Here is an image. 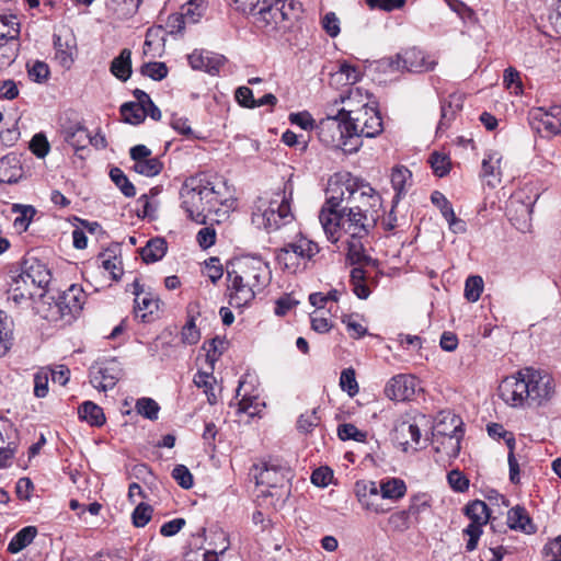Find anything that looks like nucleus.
<instances>
[{"mask_svg": "<svg viewBox=\"0 0 561 561\" xmlns=\"http://www.w3.org/2000/svg\"><path fill=\"white\" fill-rule=\"evenodd\" d=\"M301 12L302 5L297 0H262L248 15L256 28L278 38L290 30Z\"/></svg>", "mask_w": 561, "mask_h": 561, "instance_id": "obj_1", "label": "nucleus"}, {"mask_svg": "<svg viewBox=\"0 0 561 561\" xmlns=\"http://www.w3.org/2000/svg\"><path fill=\"white\" fill-rule=\"evenodd\" d=\"M180 198L187 217L199 225L206 222V211H213L222 204L215 183L204 173L185 180L180 190Z\"/></svg>", "mask_w": 561, "mask_h": 561, "instance_id": "obj_2", "label": "nucleus"}, {"mask_svg": "<svg viewBox=\"0 0 561 561\" xmlns=\"http://www.w3.org/2000/svg\"><path fill=\"white\" fill-rule=\"evenodd\" d=\"M319 220L328 239L332 242L339 241L340 231L350 238H367L378 222L371 218L370 214L363 215L351 207L341 213L320 211Z\"/></svg>", "mask_w": 561, "mask_h": 561, "instance_id": "obj_3", "label": "nucleus"}, {"mask_svg": "<svg viewBox=\"0 0 561 561\" xmlns=\"http://www.w3.org/2000/svg\"><path fill=\"white\" fill-rule=\"evenodd\" d=\"M289 197L285 191L274 193L273 197L265 202L259 199L255 210L252 213V221L256 226H263L267 231L277 230L283 225L291 221L293 214L290 210Z\"/></svg>", "mask_w": 561, "mask_h": 561, "instance_id": "obj_4", "label": "nucleus"}, {"mask_svg": "<svg viewBox=\"0 0 561 561\" xmlns=\"http://www.w3.org/2000/svg\"><path fill=\"white\" fill-rule=\"evenodd\" d=\"M320 251L318 244L305 237L285 244L276 251V262L282 270L297 273L307 267V263Z\"/></svg>", "mask_w": 561, "mask_h": 561, "instance_id": "obj_5", "label": "nucleus"}, {"mask_svg": "<svg viewBox=\"0 0 561 561\" xmlns=\"http://www.w3.org/2000/svg\"><path fill=\"white\" fill-rule=\"evenodd\" d=\"M226 272L237 277L238 283L244 282L257 289L265 287L271 280L270 265L259 256H245L229 262Z\"/></svg>", "mask_w": 561, "mask_h": 561, "instance_id": "obj_6", "label": "nucleus"}, {"mask_svg": "<svg viewBox=\"0 0 561 561\" xmlns=\"http://www.w3.org/2000/svg\"><path fill=\"white\" fill-rule=\"evenodd\" d=\"M254 470L259 471L254 474L256 484L267 488L262 490L263 495L275 496L283 503L288 499L290 493L289 481L291 479V472L288 468L264 463L261 468L254 466Z\"/></svg>", "mask_w": 561, "mask_h": 561, "instance_id": "obj_7", "label": "nucleus"}, {"mask_svg": "<svg viewBox=\"0 0 561 561\" xmlns=\"http://www.w3.org/2000/svg\"><path fill=\"white\" fill-rule=\"evenodd\" d=\"M519 376H525L527 380V398L528 407H539L548 402L554 393V385L552 377L542 370L534 368H525L518 371Z\"/></svg>", "mask_w": 561, "mask_h": 561, "instance_id": "obj_8", "label": "nucleus"}, {"mask_svg": "<svg viewBox=\"0 0 561 561\" xmlns=\"http://www.w3.org/2000/svg\"><path fill=\"white\" fill-rule=\"evenodd\" d=\"M447 417L450 419L454 435L448 434L442 430V426H434L433 430V447L437 454H443L448 458H456L460 451V443L463 436L462 421L459 416L448 413Z\"/></svg>", "mask_w": 561, "mask_h": 561, "instance_id": "obj_9", "label": "nucleus"}, {"mask_svg": "<svg viewBox=\"0 0 561 561\" xmlns=\"http://www.w3.org/2000/svg\"><path fill=\"white\" fill-rule=\"evenodd\" d=\"M85 296L82 288L71 285L67 290L58 295L51 307V319H67L76 317L84 305Z\"/></svg>", "mask_w": 561, "mask_h": 561, "instance_id": "obj_10", "label": "nucleus"}, {"mask_svg": "<svg viewBox=\"0 0 561 561\" xmlns=\"http://www.w3.org/2000/svg\"><path fill=\"white\" fill-rule=\"evenodd\" d=\"M347 121L356 125V131L366 138H375L383 130V123L378 107H359L347 111Z\"/></svg>", "mask_w": 561, "mask_h": 561, "instance_id": "obj_11", "label": "nucleus"}, {"mask_svg": "<svg viewBox=\"0 0 561 561\" xmlns=\"http://www.w3.org/2000/svg\"><path fill=\"white\" fill-rule=\"evenodd\" d=\"M123 376V368L116 358L95 363L90 368V382L102 391L113 389Z\"/></svg>", "mask_w": 561, "mask_h": 561, "instance_id": "obj_12", "label": "nucleus"}, {"mask_svg": "<svg viewBox=\"0 0 561 561\" xmlns=\"http://www.w3.org/2000/svg\"><path fill=\"white\" fill-rule=\"evenodd\" d=\"M529 123L545 137L557 135L561 131V107H531Z\"/></svg>", "mask_w": 561, "mask_h": 561, "instance_id": "obj_13", "label": "nucleus"}, {"mask_svg": "<svg viewBox=\"0 0 561 561\" xmlns=\"http://www.w3.org/2000/svg\"><path fill=\"white\" fill-rule=\"evenodd\" d=\"M347 124V111L344 107H341L336 115H328L320 119L317 125L320 140L327 146H335L339 140L343 139L344 127Z\"/></svg>", "mask_w": 561, "mask_h": 561, "instance_id": "obj_14", "label": "nucleus"}, {"mask_svg": "<svg viewBox=\"0 0 561 561\" xmlns=\"http://www.w3.org/2000/svg\"><path fill=\"white\" fill-rule=\"evenodd\" d=\"M527 389V380H525V376H519L517 373L516 375L508 376L502 380L499 386V396L512 408H524L528 407L527 398L524 397Z\"/></svg>", "mask_w": 561, "mask_h": 561, "instance_id": "obj_15", "label": "nucleus"}, {"mask_svg": "<svg viewBox=\"0 0 561 561\" xmlns=\"http://www.w3.org/2000/svg\"><path fill=\"white\" fill-rule=\"evenodd\" d=\"M347 199L351 202L352 209L363 215L370 214L376 221L380 218L381 197L373 187L366 186L365 190L350 192Z\"/></svg>", "mask_w": 561, "mask_h": 561, "instance_id": "obj_16", "label": "nucleus"}, {"mask_svg": "<svg viewBox=\"0 0 561 561\" xmlns=\"http://www.w3.org/2000/svg\"><path fill=\"white\" fill-rule=\"evenodd\" d=\"M366 70L370 79L378 84L396 81L402 72L400 60L396 56L371 61Z\"/></svg>", "mask_w": 561, "mask_h": 561, "instance_id": "obj_17", "label": "nucleus"}, {"mask_svg": "<svg viewBox=\"0 0 561 561\" xmlns=\"http://www.w3.org/2000/svg\"><path fill=\"white\" fill-rule=\"evenodd\" d=\"M396 58L400 60L401 70L409 72H426L433 70L436 66V61L431 59L423 50L412 47L408 48L402 53L396 55Z\"/></svg>", "mask_w": 561, "mask_h": 561, "instance_id": "obj_18", "label": "nucleus"}, {"mask_svg": "<svg viewBox=\"0 0 561 561\" xmlns=\"http://www.w3.org/2000/svg\"><path fill=\"white\" fill-rule=\"evenodd\" d=\"M51 279V274L47 266L38 260H32L25 262V267L22 273L14 278L15 284H28L36 288L46 287Z\"/></svg>", "mask_w": 561, "mask_h": 561, "instance_id": "obj_19", "label": "nucleus"}, {"mask_svg": "<svg viewBox=\"0 0 561 561\" xmlns=\"http://www.w3.org/2000/svg\"><path fill=\"white\" fill-rule=\"evenodd\" d=\"M187 59L193 69L205 71L211 76L218 75L226 62L225 56L205 49H194Z\"/></svg>", "mask_w": 561, "mask_h": 561, "instance_id": "obj_20", "label": "nucleus"}, {"mask_svg": "<svg viewBox=\"0 0 561 561\" xmlns=\"http://www.w3.org/2000/svg\"><path fill=\"white\" fill-rule=\"evenodd\" d=\"M357 191L358 188H355L354 185L350 183L331 184L328 190L329 196L327 197L325 204L322 206L320 211H345L347 207H352L351 202L347 199L350 192Z\"/></svg>", "mask_w": 561, "mask_h": 561, "instance_id": "obj_21", "label": "nucleus"}, {"mask_svg": "<svg viewBox=\"0 0 561 561\" xmlns=\"http://www.w3.org/2000/svg\"><path fill=\"white\" fill-rule=\"evenodd\" d=\"M416 379L410 375H397L385 388L386 396L396 401L411 400L415 393Z\"/></svg>", "mask_w": 561, "mask_h": 561, "instance_id": "obj_22", "label": "nucleus"}, {"mask_svg": "<svg viewBox=\"0 0 561 561\" xmlns=\"http://www.w3.org/2000/svg\"><path fill=\"white\" fill-rule=\"evenodd\" d=\"M229 282L227 290L229 291V305L233 308H241L248 306L255 298L256 287L248 285L244 282L238 283L237 277L227 273Z\"/></svg>", "mask_w": 561, "mask_h": 561, "instance_id": "obj_23", "label": "nucleus"}, {"mask_svg": "<svg viewBox=\"0 0 561 561\" xmlns=\"http://www.w3.org/2000/svg\"><path fill=\"white\" fill-rule=\"evenodd\" d=\"M65 140L75 149L76 154L84 159V152L88 150L89 142H93L87 128L79 122L69 125H62Z\"/></svg>", "mask_w": 561, "mask_h": 561, "instance_id": "obj_24", "label": "nucleus"}, {"mask_svg": "<svg viewBox=\"0 0 561 561\" xmlns=\"http://www.w3.org/2000/svg\"><path fill=\"white\" fill-rule=\"evenodd\" d=\"M364 238H350L347 241V253L346 261L351 265H357L356 267L364 266H374L377 267L379 265L378 260L371 257L366 253L364 243L362 242Z\"/></svg>", "mask_w": 561, "mask_h": 561, "instance_id": "obj_25", "label": "nucleus"}, {"mask_svg": "<svg viewBox=\"0 0 561 561\" xmlns=\"http://www.w3.org/2000/svg\"><path fill=\"white\" fill-rule=\"evenodd\" d=\"M507 524L511 529L520 530L525 534H535L537 530L526 508L519 505L508 511Z\"/></svg>", "mask_w": 561, "mask_h": 561, "instance_id": "obj_26", "label": "nucleus"}, {"mask_svg": "<svg viewBox=\"0 0 561 561\" xmlns=\"http://www.w3.org/2000/svg\"><path fill=\"white\" fill-rule=\"evenodd\" d=\"M110 72L118 80L125 82L131 76V50L124 48L110 65Z\"/></svg>", "mask_w": 561, "mask_h": 561, "instance_id": "obj_27", "label": "nucleus"}, {"mask_svg": "<svg viewBox=\"0 0 561 561\" xmlns=\"http://www.w3.org/2000/svg\"><path fill=\"white\" fill-rule=\"evenodd\" d=\"M394 437L401 445H417L421 439V431L417 424L410 421H401L394 426Z\"/></svg>", "mask_w": 561, "mask_h": 561, "instance_id": "obj_28", "label": "nucleus"}, {"mask_svg": "<svg viewBox=\"0 0 561 561\" xmlns=\"http://www.w3.org/2000/svg\"><path fill=\"white\" fill-rule=\"evenodd\" d=\"M21 178L19 160L13 154L0 159V183L13 184Z\"/></svg>", "mask_w": 561, "mask_h": 561, "instance_id": "obj_29", "label": "nucleus"}, {"mask_svg": "<svg viewBox=\"0 0 561 561\" xmlns=\"http://www.w3.org/2000/svg\"><path fill=\"white\" fill-rule=\"evenodd\" d=\"M356 130V125L348 123L347 126L344 127L343 139L339 140L334 147L350 154L357 152L363 145L360 140L363 136Z\"/></svg>", "mask_w": 561, "mask_h": 561, "instance_id": "obj_30", "label": "nucleus"}, {"mask_svg": "<svg viewBox=\"0 0 561 561\" xmlns=\"http://www.w3.org/2000/svg\"><path fill=\"white\" fill-rule=\"evenodd\" d=\"M167 32L162 26L149 27L146 32L144 54L154 56L164 47Z\"/></svg>", "mask_w": 561, "mask_h": 561, "instance_id": "obj_31", "label": "nucleus"}, {"mask_svg": "<svg viewBox=\"0 0 561 561\" xmlns=\"http://www.w3.org/2000/svg\"><path fill=\"white\" fill-rule=\"evenodd\" d=\"M167 250V242L163 238H152L140 249V255L145 263H154L165 255Z\"/></svg>", "mask_w": 561, "mask_h": 561, "instance_id": "obj_32", "label": "nucleus"}, {"mask_svg": "<svg viewBox=\"0 0 561 561\" xmlns=\"http://www.w3.org/2000/svg\"><path fill=\"white\" fill-rule=\"evenodd\" d=\"M207 9V0H188L183 7L181 13H178L176 20L186 19L188 24L197 23Z\"/></svg>", "mask_w": 561, "mask_h": 561, "instance_id": "obj_33", "label": "nucleus"}, {"mask_svg": "<svg viewBox=\"0 0 561 561\" xmlns=\"http://www.w3.org/2000/svg\"><path fill=\"white\" fill-rule=\"evenodd\" d=\"M341 102H350V103H356L358 105H378V100L376 99L375 94L362 87H351L347 91V94L341 95Z\"/></svg>", "mask_w": 561, "mask_h": 561, "instance_id": "obj_34", "label": "nucleus"}, {"mask_svg": "<svg viewBox=\"0 0 561 561\" xmlns=\"http://www.w3.org/2000/svg\"><path fill=\"white\" fill-rule=\"evenodd\" d=\"M79 417L92 426H102L105 423L103 409L92 401L83 402L78 409Z\"/></svg>", "mask_w": 561, "mask_h": 561, "instance_id": "obj_35", "label": "nucleus"}, {"mask_svg": "<svg viewBox=\"0 0 561 561\" xmlns=\"http://www.w3.org/2000/svg\"><path fill=\"white\" fill-rule=\"evenodd\" d=\"M37 528L35 526H26L19 530L8 545L10 553H19L26 548L36 537Z\"/></svg>", "mask_w": 561, "mask_h": 561, "instance_id": "obj_36", "label": "nucleus"}, {"mask_svg": "<svg viewBox=\"0 0 561 561\" xmlns=\"http://www.w3.org/2000/svg\"><path fill=\"white\" fill-rule=\"evenodd\" d=\"M160 299L154 297L151 293H146L139 299H135V314L140 317L142 322L147 321L148 316L152 314L159 309Z\"/></svg>", "mask_w": 561, "mask_h": 561, "instance_id": "obj_37", "label": "nucleus"}, {"mask_svg": "<svg viewBox=\"0 0 561 561\" xmlns=\"http://www.w3.org/2000/svg\"><path fill=\"white\" fill-rule=\"evenodd\" d=\"M411 171L404 165H397L392 169L391 184L396 191V195L393 197L394 204H398L401 196L405 194V183L409 179H411Z\"/></svg>", "mask_w": 561, "mask_h": 561, "instance_id": "obj_38", "label": "nucleus"}, {"mask_svg": "<svg viewBox=\"0 0 561 561\" xmlns=\"http://www.w3.org/2000/svg\"><path fill=\"white\" fill-rule=\"evenodd\" d=\"M407 485L403 480L392 478L380 482L381 499L385 500H399L404 496Z\"/></svg>", "mask_w": 561, "mask_h": 561, "instance_id": "obj_39", "label": "nucleus"}, {"mask_svg": "<svg viewBox=\"0 0 561 561\" xmlns=\"http://www.w3.org/2000/svg\"><path fill=\"white\" fill-rule=\"evenodd\" d=\"M350 282L353 287V293L359 299H367L370 295V289L366 284V271L363 267H353L350 274Z\"/></svg>", "mask_w": 561, "mask_h": 561, "instance_id": "obj_40", "label": "nucleus"}, {"mask_svg": "<svg viewBox=\"0 0 561 561\" xmlns=\"http://www.w3.org/2000/svg\"><path fill=\"white\" fill-rule=\"evenodd\" d=\"M465 514L471 519V523L486 524L490 518L488 505L480 500H474L465 506Z\"/></svg>", "mask_w": 561, "mask_h": 561, "instance_id": "obj_41", "label": "nucleus"}, {"mask_svg": "<svg viewBox=\"0 0 561 561\" xmlns=\"http://www.w3.org/2000/svg\"><path fill=\"white\" fill-rule=\"evenodd\" d=\"M20 24L15 16L0 15V42L19 41Z\"/></svg>", "mask_w": 561, "mask_h": 561, "instance_id": "obj_42", "label": "nucleus"}, {"mask_svg": "<svg viewBox=\"0 0 561 561\" xmlns=\"http://www.w3.org/2000/svg\"><path fill=\"white\" fill-rule=\"evenodd\" d=\"M355 493L358 499V502L368 511H373L375 513H386L389 508L383 507L381 504L371 501L368 499V486L367 482L360 481L355 484Z\"/></svg>", "mask_w": 561, "mask_h": 561, "instance_id": "obj_43", "label": "nucleus"}, {"mask_svg": "<svg viewBox=\"0 0 561 561\" xmlns=\"http://www.w3.org/2000/svg\"><path fill=\"white\" fill-rule=\"evenodd\" d=\"M110 178L125 197H134L136 195V188L134 184L128 180L122 169L113 167L110 170Z\"/></svg>", "mask_w": 561, "mask_h": 561, "instance_id": "obj_44", "label": "nucleus"}, {"mask_svg": "<svg viewBox=\"0 0 561 561\" xmlns=\"http://www.w3.org/2000/svg\"><path fill=\"white\" fill-rule=\"evenodd\" d=\"M19 50V41L0 42V70L9 67L16 59Z\"/></svg>", "mask_w": 561, "mask_h": 561, "instance_id": "obj_45", "label": "nucleus"}, {"mask_svg": "<svg viewBox=\"0 0 561 561\" xmlns=\"http://www.w3.org/2000/svg\"><path fill=\"white\" fill-rule=\"evenodd\" d=\"M163 169V163L159 158H148L134 163L133 170L141 175L151 178L158 175Z\"/></svg>", "mask_w": 561, "mask_h": 561, "instance_id": "obj_46", "label": "nucleus"}, {"mask_svg": "<svg viewBox=\"0 0 561 561\" xmlns=\"http://www.w3.org/2000/svg\"><path fill=\"white\" fill-rule=\"evenodd\" d=\"M99 259L101 260L102 267L111 274L113 280H118L122 277L123 268L116 255L105 251L99 255Z\"/></svg>", "mask_w": 561, "mask_h": 561, "instance_id": "obj_47", "label": "nucleus"}, {"mask_svg": "<svg viewBox=\"0 0 561 561\" xmlns=\"http://www.w3.org/2000/svg\"><path fill=\"white\" fill-rule=\"evenodd\" d=\"M135 409L137 413L144 417L150 421H156L158 419L160 407L153 399L145 397L136 401Z\"/></svg>", "mask_w": 561, "mask_h": 561, "instance_id": "obj_48", "label": "nucleus"}, {"mask_svg": "<svg viewBox=\"0 0 561 561\" xmlns=\"http://www.w3.org/2000/svg\"><path fill=\"white\" fill-rule=\"evenodd\" d=\"M428 162L435 175L443 178L450 171V159L447 154L434 151L431 153Z\"/></svg>", "mask_w": 561, "mask_h": 561, "instance_id": "obj_49", "label": "nucleus"}, {"mask_svg": "<svg viewBox=\"0 0 561 561\" xmlns=\"http://www.w3.org/2000/svg\"><path fill=\"white\" fill-rule=\"evenodd\" d=\"M13 210L20 213V215L14 219V227L25 231L36 214L35 208L31 205H14Z\"/></svg>", "mask_w": 561, "mask_h": 561, "instance_id": "obj_50", "label": "nucleus"}, {"mask_svg": "<svg viewBox=\"0 0 561 561\" xmlns=\"http://www.w3.org/2000/svg\"><path fill=\"white\" fill-rule=\"evenodd\" d=\"M483 291V279L481 276H469L465 284V297L468 301L476 302Z\"/></svg>", "mask_w": 561, "mask_h": 561, "instance_id": "obj_51", "label": "nucleus"}, {"mask_svg": "<svg viewBox=\"0 0 561 561\" xmlns=\"http://www.w3.org/2000/svg\"><path fill=\"white\" fill-rule=\"evenodd\" d=\"M140 73L142 76L151 78L152 80L160 81L167 77L168 67L165 66L164 62L159 61L145 62L140 67Z\"/></svg>", "mask_w": 561, "mask_h": 561, "instance_id": "obj_52", "label": "nucleus"}, {"mask_svg": "<svg viewBox=\"0 0 561 561\" xmlns=\"http://www.w3.org/2000/svg\"><path fill=\"white\" fill-rule=\"evenodd\" d=\"M337 436L342 440L353 439L355 442H365L367 438V433L358 430L352 423H344L339 425L337 427Z\"/></svg>", "mask_w": 561, "mask_h": 561, "instance_id": "obj_53", "label": "nucleus"}, {"mask_svg": "<svg viewBox=\"0 0 561 561\" xmlns=\"http://www.w3.org/2000/svg\"><path fill=\"white\" fill-rule=\"evenodd\" d=\"M121 121L131 124L139 125L147 117V107H119Z\"/></svg>", "mask_w": 561, "mask_h": 561, "instance_id": "obj_54", "label": "nucleus"}, {"mask_svg": "<svg viewBox=\"0 0 561 561\" xmlns=\"http://www.w3.org/2000/svg\"><path fill=\"white\" fill-rule=\"evenodd\" d=\"M152 507L147 503H139L133 514L131 519L135 527H145L151 519L152 516Z\"/></svg>", "mask_w": 561, "mask_h": 561, "instance_id": "obj_55", "label": "nucleus"}, {"mask_svg": "<svg viewBox=\"0 0 561 561\" xmlns=\"http://www.w3.org/2000/svg\"><path fill=\"white\" fill-rule=\"evenodd\" d=\"M30 150L39 159H43L48 154L50 145L43 133L35 134L32 137L30 141Z\"/></svg>", "mask_w": 561, "mask_h": 561, "instance_id": "obj_56", "label": "nucleus"}, {"mask_svg": "<svg viewBox=\"0 0 561 561\" xmlns=\"http://www.w3.org/2000/svg\"><path fill=\"white\" fill-rule=\"evenodd\" d=\"M27 73L31 80L42 83L49 76V67L44 61L35 60L32 64H27Z\"/></svg>", "mask_w": 561, "mask_h": 561, "instance_id": "obj_57", "label": "nucleus"}, {"mask_svg": "<svg viewBox=\"0 0 561 561\" xmlns=\"http://www.w3.org/2000/svg\"><path fill=\"white\" fill-rule=\"evenodd\" d=\"M171 476L178 484L185 490H188L194 485L193 474L184 465H176L173 468Z\"/></svg>", "mask_w": 561, "mask_h": 561, "instance_id": "obj_58", "label": "nucleus"}, {"mask_svg": "<svg viewBox=\"0 0 561 561\" xmlns=\"http://www.w3.org/2000/svg\"><path fill=\"white\" fill-rule=\"evenodd\" d=\"M503 83L511 93L519 94L522 92V80L519 72L513 68L508 67L504 71Z\"/></svg>", "mask_w": 561, "mask_h": 561, "instance_id": "obj_59", "label": "nucleus"}, {"mask_svg": "<svg viewBox=\"0 0 561 561\" xmlns=\"http://www.w3.org/2000/svg\"><path fill=\"white\" fill-rule=\"evenodd\" d=\"M340 386L342 390L346 391L351 397H354L358 392V383L355 378L354 369L346 368L342 370Z\"/></svg>", "mask_w": 561, "mask_h": 561, "instance_id": "obj_60", "label": "nucleus"}, {"mask_svg": "<svg viewBox=\"0 0 561 561\" xmlns=\"http://www.w3.org/2000/svg\"><path fill=\"white\" fill-rule=\"evenodd\" d=\"M115 8L114 10L123 18L133 16L141 3V0H111Z\"/></svg>", "mask_w": 561, "mask_h": 561, "instance_id": "obj_61", "label": "nucleus"}, {"mask_svg": "<svg viewBox=\"0 0 561 561\" xmlns=\"http://www.w3.org/2000/svg\"><path fill=\"white\" fill-rule=\"evenodd\" d=\"M199 330L196 328L194 318H191L182 329L181 341L184 344L194 345L199 341Z\"/></svg>", "mask_w": 561, "mask_h": 561, "instance_id": "obj_62", "label": "nucleus"}, {"mask_svg": "<svg viewBox=\"0 0 561 561\" xmlns=\"http://www.w3.org/2000/svg\"><path fill=\"white\" fill-rule=\"evenodd\" d=\"M319 420L317 411L313 409L312 411L302 413L299 416L297 421V428L302 433H308L319 424Z\"/></svg>", "mask_w": 561, "mask_h": 561, "instance_id": "obj_63", "label": "nucleus"}, {"mask_svg": "<svg viewBox=\"0 0 561 561\" xmlns=\"http://www.w3.org/2000/svg\"><path fill=\"white\" fill-rule=\"evenodd\" d=\"M447 480L450 488L456 492H465L469 488L468 478L462 474L459 470H451L447 474Z\"/></svg>", "mask_w": 561, "mask_h": 561, "instance_id": "obj_64", "label": "nucleus"}]
</instances>
